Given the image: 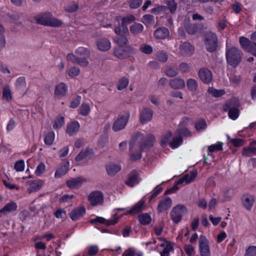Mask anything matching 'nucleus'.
<instances>
[{
    "label": "nucleus",
    "mask_w": 256,
    "mask_h": 256,
    "mask_svg": "<svg viewBox=\"0 0 256 256\" xmlns=\"http://www.w3.org/2000/svg\"><path fill=\"white\" fill-rule=\"evenodd\" d=\"M138 220L141 224L143 225H146L148 224L150 222L152 218L148 214L144 213L140 214L138 216Z\"/></svg>",
    "instance_id": "c9c22d12"
},
{
    "label": "nucleus",
    "mask_w": 256,
    "mask_h": 256,
    "mask_svg": "<svg viewBox=\"0 0 256 256\" xmlns=\"http://www.w3.org/2000/svg\"><path fill=\"white\" fill-rule=\"evenodd\" d=\"M15 85L16 88L20 90L26 91L28 88V86H26L24 77L18 78L16 80Z\"/></svg>",
    "instance_id": "2f4dec72"
},
{
    "label": "nucleus",
    "mask_w": 256,
    "mask_h": 256,
    "mask_svg": "<svg viewBox=\"0 0 256 256\" xmlns=\"http://www.w3.org/2000/svg\"><path fill=\"white\" fill-rule=\"evenodd\" d=\"M240 43L243 49L248 52L252 42L248 38L242 36L240 38Z\"/></svg>",
    "instance_id": "e433bc0d"
},
{
    "label": "nucleus",
    "mask_w": 256,
    "mask_h": 256,
    "mask_svg": "<svg viewBox=\"0 0 256 256\" xmlns=\"http://www.w3.org/2000/svg\"><path fill=\"white\" fill-rule=\"evenodd\" d=\"M199 247L201 256H210L208 240L205 236H201L199 239Z\"/></svg>",
    "instance_id": "1a4fd4ad"
},
{
    "label": "nucleus",
    "mask_w": 256,
    "mask_h": 256,
    "mask_svg": "<svg viewBox=\"0 0 256 256\" xmlns=\"http://www.w3.org/2000/svg\"><path fill=\"white\" fill-rule=\"evenodd\" d=\"M172 136V132L171 131H168L166 134H164L162 136L160 140V145L162 146H166V144L169 140V139Z\"/></svg>",
    "instance_id": "09e8293b"
},
{
    "label": "nucleus",
    "mask_w": 256,
    "mask_h": 256,
    "mask_svg": "<svg viewBox=\"0 0 256 256\" xmlns=\"http://www.w3.org/2000/svg\"><path fill=\"white\" fill-rule=\"evenodd\" d=\"M169 30L168 28L162 27L157 28L154 32V36L158 39H164L168 36Z\"/></svg>",
    "instance_id": "412c9836"
},
{
    "label": "nucleus",
    "mask_w": 256,
    "mask_h": 256,
    "mask_svg": "<svg viewBox=\"0 0 256 256\" xmlns=\"http://www.w3.org/2000/svg\"><path fill=\"white\" fill-rule=\"evenodd\" d=\"M79 128L80 125L77 122H71L67 126L66 132L70 136H72L78 130Z\"/></svg>",
    "instance_id": "c85d7f7f"
},
{
    "label": "nucleus",
    "mask_w": 256,
    "mask_h": 256,
    "mask_svg": "<svg viewBox=\"0 0 256 256\" xmlns=\"http://www.w3.org/2000/svg\"><path fill=\"white\" fill-rule=\"evenodd\" d=\"M243 206L248 210H250L254 201V198L252 196L244 194L242 196Z\"/></svg>",
    "instance_id": "5701e85b"
},
{
    "label": "nucleus",
    "mask_w": 256,
    "mask_h": 256,
    "mask_svg": "<svg viewBox=\"0 0 256 256\" xmlns=\"http://www.w3.org/2000/svg\"><path fill=\"white\" fill-rule=\"evenodd\" d=\"M186 212L187 209L184 206L178 204L170 212L171 218L175 223L178 224L181 220L182 215Z\"/></svg>",
    "instance_id": "0eeeda50"
},
{
    "label": "nucleus",
    "mask_w": 256,
    "mask_h": 256,
    "mask_svg": "<svg viewBox=\"0 0 256 256\" xmlns=\"http://www.w3.org/2000/svg\"><path fill=\"white\" fill-rule=\"evenodd\" d=\"M106 170L109 176H114L120 170V166L114 163L110 162L106 165Z\"/></svg>",
    "instance_id": "393cba45"
},
{
    "label": "nucleus",
    "mask_w": 256,
    "mask_h": 256,
    "mask_svg": "<svg viewBox=\"0 0 256 256\" xmlns=\"http://www.w3.org/2000/svg\"><path fill=\"white\" fill-rule=\"evenodd\" d=\"M8 16L11 19L12 21L16 24L20 23L19 20L20 19V14L16 12H13L11 14H8Z\"/></svg>",
    "instance_id": "864d4df0"
},
{
    "label": "nucleus",
    "mask_w": 256,
    "mask_h": 256,
    "mask_svg": "<svg viewBox=\"0 0 256 256\" xmlns=\"http://www.w3.org/2000/svg\"><path fill=\"white\" fill-rule=\"evenodd\" d=\"M172 204V200L169 197H166L164 200H160L158 206V211L162 212L170 208Z\"/></svg>",
    "instance_id": "aec40b11"
},
{
    "label": "nucleus",
    "mask_w": 256,
    "mask_h": 256,
    "mask_svg": "<svg viewBox=\"0 0 256 256\" xmlns=\"http://www.w3.org/2000/svg\"><path fill=\"white\" fill-rule=\"evenodd\" d=\"M170 87L174 89H182L185 87V82L182 78H174L170 80Z\"/></svg>",
    "instance_id": "a878e982"
},
{
    "label": "nucleus",
    "mask_w": 256,
    "mask_h": 256,
    "mask_svg": "<svg viewBox=\"0 0 256 256\" xmlns=\"http://www.w3.org/2000/svg\"><path fill=\"white\" fill-rule=\"evenodd\" d=\"M98 48L103 52L108 50L111 47V44L108 40L106 38L99 39L96 42Z\"/></svg>",
    "instance_id": "f3484780"
},
{
    "label": "nucleus",
    "mask_w": 256,
    "mask_h": 256,
    "mask_svg": "<svg viewBox=\"0 0 256 256\" xmlns=\"http://www.w3.org/2000/svg\"><path fill=\"white\" fill-rule=\"evenodd\" d=\"M114 220H106L102 217L97 216L96 218L91 220L90 222L92 224H94L96 222L106 224L107 226L110 225H114L116 224L118 220V217L116 214L114 215Z\"/></svg>",
    "instance_id": "f8f14e48"
},
{
    "label": "nucleus",
    "mask_w": 256,
    "mask_h": 256,
    "mask_svg": "<svg viewBox=\"0 0 256 256\" xmlns=\"http://www.w3.org/2000/svg\"><path fill=\"white\" fill-rule=\"evenodd\" d=\"M114 54L120 59H124L128 58L129 56L124 50L120 49H115L114 51Z\"/></svg>",
    "instance_id": "603ef678"
},
{
    "label": "nucleus",
    "mask_w": 256,
    "mask_h": 256,
    "mask_svg": "<svg viewBox=\"0 0 256 256\" xmlns=\"http://www.w3.org/2000/svg\"><path fill=\"white\" fill-rule=\"evenodd\" d=\"M234 100H232L230 101L227 102L224 107V111H227L229 110L228 116L232 120H236L238 117L239 112V110L237 108L232 107V103L233 101Z\"/></svg>",
    "instance_id": "9b49d317"
},
{
    "label": "nucleus",
    "mask_w": 256,
    "mask_h": 256,
    "mask_svg": "<svg viewBox=\"0 0 256 256\" xmlns=\"http://www.w3.org/2000/svg\"><path fill=\"white\" fill-rule=\"evenodd\" d=\"M168 9L172 13H174L177 8V4L174 0H166Z\"/></svg>",
    "instance_id": "3c124183"
},
{
    "label": "nucleus",
    "mask_w": 256,
    "mask_h": 256,
    "mask_svg": "<svg viewBox=\"0 0 256 256\" xmlns=\"http://www.w3.org/2000/svg\"><path fill=\"white\" fill-rule=\"evenodd\" d=\"M88 200L92 206H96L102 202L103 194L100 191H95L90 194L88 198Z\"/></svg>",
    "instance_id": "9d476101"
},
{
    "label": "nucleus",
    "mask_w": 256,
    "mask_h": 256,
    "mask_svg": "<svg viewBox=\"0 0 256 256\" xmlns=\"http://www.w3.org/2000/svg\"><path fill=\"white\" fill-rule=\"evenodd\" d=\"M54 138V134L53 132H48L45 136L44 142L46 144H52Z\"/></svg>",
    "instance_id": "de8ad7c7"
},
{
    "label": "nucleus",
    "mask_w": 256,
    "mask_h": 256,
    "mask_svg": "<svg viewBox=\"0 0 256 256\" xmlns=\"http://www.w3.org/2000/svg\"><path fill=\"white\" fill-rule=\"evenodd\" d=\"M204 44L206 50L212 52L217 50L218 40L216 34L212 32H206L204 35Z\"/></svg>",
    "instance_id": "20e7f679"
},
{
    "label": "nucleus",
    "mask_w": 256,
    "mask_h": 256,
    "mask_svg": "<svg viewBox=\"0 0 256 256\" xmlns=\"http://www.w3.org/2000/svg\"><path fill=\"white\" fill-rule=\"evenodd\" d=\"M207 124L204 119H201L196 122L194 126L197 131H200L206 129Z\"/></svg>",
    "instance_id": "37998d69"
},
{
    "label": "nucleus",
    "mask_w": 256,
    "mask_h": 256,
    "mask_svg": "<svg viewBox=\"0 0 256 256\" xmlns=\"http://www.w3.org/2000/svg\"><path fill=\"white\" fill-rule=\"evenodd\" d=\"M86 182V180L82 177L72 178L66 181L67 186L70 188H77Z\"/></svg>",
    "instance_id": "ddd939ff"
},
{
    "label": "nucleus",
    "mask_w": 256,
    "mask_h": 256,
    "mask_svg": "<svg viewBox=\"0 0 256 256\" xmlns=\"http://www.w3.org/2000/svg\"><path fill=\"white\" fill-rule=\"evenodd\" d=\"M226 58L230 64H238L241 60L240 50L234 47L227 49Z\"/></svg>",
    "instance_id": "423d86ee"
},
{
    "label": "nucleus",
    "mask_w": 256,
    "mask_h": 256,
    "mask_svg": "<svg viewBox=\"0 0 256 256\" xmlns=\"http://www.w3.org/2000/svg\"><path fill=\"white\" fill-rule=\"evenodd\" d=\"M165 74L170 77H174L178 74V70L176 68L168 66L164 70Z\"/></svg>",
    "instance_id": "58836bf2"
},
{
    "label": "nucleus",
    "mask_w": 256,
    "mask_h": 256,
    "mask_svg": "<svg viewBox=\"0 0 256 256\" xmlns=\"http://www.w3.org/2000/svg\"><path fill=\"white\" fill-rule=\"evenodd\" d=\"M176 134L184 136H190L191 134L186 128H182L178 129L176 132Z\"/></svg>",
    "instance_id": "6e6d98bb"
},
{
    "label": "nucleus",
    "mask_w": 256,
    "mask_h": 256,
    "mask_svg": "<svg viewBox=\"0 0 256 256\" xmlns=\"http://www.w3.org/2000/svg\"><path fill=\"white\" fill-rule=\"evenodd\" d=\"M80 72V68L76 66H72L68 71V76L71 77H74L78 76Z\"/></svg>",
    "instance_id": "5fc2aeb1"
},
{
    "label": "nucleus",
    "mask_w": 256,
    "mask_h": 256,
    "mask_svg": "<svg viewBox=\"0 0 256 256\" xmlns=\"http://www.w3.org/2000/svg\"><path fill=\"white\" fill-rule=\"evenodd\" d=\"M182 142V138L181 136L178 135L174 138L172 141L170 143V145L172 148L178 147Z\"/></svg>",
    "instance_id": "ea45409f"
},
{
    "label": "nucleus",
    "mask_w": 256,
    "mask_h": 256,
    "mask_svg": "<svg viewBox=\"0 0 256 256\" xmlns=\"http://www.w3.org/2000/svg\"><path fill=\"white\" fill-rule=\"evenodd\" d=\"M154 140L152 134L144 136L139 132L134 134L130 142V154L131 160L140 159L142 151L152 146Z\"/></svg>",
    "instance_id": "f257e3e1"
},
{
    "label": "nucleus",
    "mask_w": 256,
    "mask_h": 256,
    "mask_svg": "<svg viewBox=\"0 0 256 256\" xmlns=\"http://www.w3.org/2000/svg\"><path fill=\"white\" fill-rule=\"evenodd\" d=\"M145 206V203L144 200H140L138 203L136 204L130 210L127 212V214L130 215L136 214L142 212Z\"/></svg>",
    "instance_id": "b1692460"
},
{
    "label": "nucleus",
    "mask_w": 256,
    "mask_h": 256,
    "mask_svg": "<svg viewBox=\"0 0 256 256\" xmlns=\"http://www.w3.org/2000/svg\"><path fill=\"white\" fill-rule=\"evenodd\" d=\"M67 86L66 84L62 82L56 86L54 90V94L57 97L64 96H65Z\"/></svg>",
    "instance_id": "cd10ccee"
},
{
    "label": "nucleus",
    "mask_w": 256,
    "mask_h": 256,
    "mask_svg": "<svg viewBox=\"0 0 256 256\" xmlns=\"http://www.w3.org/2000/svg\"><path fill=\"white\" fill-rule=\"evenodd\" d=\"M121 20V26H118L114 28L115 33L120 34V32H122V34H129L127 26L135 21V16L132 14H128L126 16L122 17Z\"/></svg>",
    "instance_id": "39448f33"
},
{
    "label": "nucleus",
    "mask_w": 256,
    "mask_h": 256,
    "mask_svg": "<svg viewBox=\"0 0 256 256\" xmlns=\"http://www.w3.org/2000/svg\"><path fill=\"white\" fill-rule=\"evenodd\" d=\"M140 50L142 53L150 54L153 52L152 48L146 44H142L140 46Z\"/></svg>",
    "instance_id": "a19ab883"
},
{
    "label": "nucleus",
    "mask_w": 256,
    "mask_h": 256,
    "mask_svg": "<svg viewBox=\"0 0 256 256\" xmlns=\"http://www.w3.org/2000/svg\"><path fill=\"white\" fill-rule=\"evenodd\" d=\"M24 162L22 160L17 161L14 164V168L17 172L24 170Z\"/></svg>",
    "instance_id": "0e129e2a"
},
{
    "label": "nucleus",
    "mask_w": 256,
    "mask_h": 256,
    "mask_svg": "<svg viewBox=\"0 0 256 256\" xmlns=\"http://www.w3.org/2000/svg\"><path fill=\"white\" fill-rule=\"evenodd\" d=\"M256 154V140H253L248 147L243 148L242 154L244 156H252Z\"/></svg>",
    "instance_id": "a211bd4d"
},
{
    "label": "nucleus",
    "mask_w": 256,
    "mask_h": 256,
    "mask_svg": "<svg viewBox=\"0 0 256 256\" xmlns=\"http://www.w3.org/2000/svg\"><path fill=\"white\" fill-rule=\"evenodd\" d=\"M89 154L88 150L86 148L84 150H82L76 157L75 160L76 162H80L86 157Z\"/></svg>",
    "instance_id": "8fccbe9b"
},
{
    "label": "nucleus",
    "mask_w": 256,
    "mask_h": 256,
    "mask_svg": "<svg viewBox=\"0 0 256 256\" xmlns=\"http://www.w3.org/2000/svg\"><path fill=\"white\" fill-rule=\"evenodd\" d=\"M116 34L118 36L114 38V41L118 46L123 47L128 44V40L127 36H129V34H122V32Z\"/></svg>",
    "instance_id": "dca6fc26"
},
{
    "label": "nucleus",
    "mask_w": 256,
    "mask_h": 256,
    "mask_svg": "<svg viewBox=\"0 0 256 256\" xmlns=\"http://www.w3.org/2000/svg\"><path fill=\"white\" fill-rule=\"evenodd\" d=\"M142 21L146 25H150L154 23V19L153 16L146 14L142 17Z\"/></svg>",
    "instance_id": "c03bdc74"
},
{
    "label": "nucleus",
    "mask_w": 256,
    "mask_h": 256,
    "mask_svg": "<svg viewBox=\"0 0 256 256\" xmlns=\"http://www.w3.org/2000/svg\"><path fill=\"white\" fill-rule=\"evenodd\" d=\"M199 76L204 83H209L212 80V74L208 68H202L199 70Z\"/></svg>",
    "instance_id": "2eb2a0df"
},
{
    "label": "nucleus",
    "mask_w": 256,
    "mask_h": 256,
    "mask_svg": "<svg viewBox=\"0 0 256 256\" xmlns=\"http://www.w3.org/2000/svg\"><path fill=\"white\" fill-rule=\"evenodd\" d=\"M3 98L9 101L12 99L11 92L8 87H4L3 88Z\"/></svg>",
    "instance_id": "052dcab7"
},
{
    "label": "nucleus",
    "mask_w": 256,
    "mask_h": 256,
    "mask_svg": "<svg viewBox=\"0 0 256 256\" xmlns=\"http://www.w3.org/2000/svg\"><path fill=\"white\" fill-rule=\"evenodd\" d=\"M230 142L234 146H242L244 144V140L241 138H233L230 140Z\"/></svg>",
    "instance_id": "69168bd1"
},
{
    "label": "nucleus",
    "mask_w": 256,
    "mask_h": 256,
    "mask_svg": "<svg viewBox=\"0 0 256 256\" xmlns=\"http://www.w3.org/2000/svg\"><path fill=\"white\" fill-rule=\"evenodd\" d=\"M142 0H130V6L132 8H136L142 4Z\"/></svg>",
    "instance_id": "774afa93"
},
{
    "label": "nucleus",
    "mask_w": 256,
    "mask_h": 256,
    "mask_svg": "<svg viewBox=\"0 0 256 256\" xmlns=\"http://www.w3.org/2000/svg\"><path fill=\"white\" fill-rule=\"evenodd\" d=\"M30 187L28 188V192L30 194L38 190L42 186V182L40 180L30 181Z\"/></svg>",
    "instance_id": "f704fd0d"
},
{
    "label": "nucleus",
    "mask_w": 256,
    "mask_h": 256,
    "mask_svg": "<svg viewBox=\"0 0 256 256\" xmlns=\"http://www.w3.org/2000/svg\"><path fill=\"white\" fill-rule=\"evenodd\" d=\"M64 117L60 116V118H57L54 121V124L53 127L54 128H60L64 124Z\"/></svg>",
    "instance_id": "bf43d9fd"
},
{
    "label": "nucleus",
    "mask_w": 256,
    "mask_h": 256,
    "mask_svg": "<svg viewBox=\"0 0 256 256\" xmlns=\"http://www.w3.org/2000/svg\"><path fill=\"white\" fill-rule=\"evenodd\" d=\"M153 114V112L150 108H144L140 114V120L144 124L151 120Z\"/></svg>",
    "instance_id": "4468645a"
},
{
    "label": "nucleus",
    "mask_w": 256,
    "mask_h": 256,
    "mask_svg": "<svg viewBox=\"0 0 256 256\" xmlns=\"http://www.w3.org/2000/svg\"><path fill=\"white\" fill-rule=\"evenodd\" d=\"M78 8V6L77 4L72 3L68 5L66 8L65 10L66 12H76Z\"/></svg>",
    "instance_id": "13d9d810"
},
{
    "label": "nucleus",
    "mask_w": 256,
    "mask_h": 256,
    "mask_svg": "<svg viewBox=\"0 0 256 256\" xmlns=\"http://www.w3.org/2000/svg\"><path fill=\"white\" fill-rule=\"evenodd\" d=\"M68 162H64L56 170L55 173V177L60 178L61 176L65 174L68 168Z\"/></svg>",
    "instance_id": "7c9ffc66"
},
{
    "label": "nucleus",
    "mask_w": 256,
    "mask_h": 256,
    "mask_svg": "<svg viewBox=\"0 0 256 256\" xmlns=\"http://www.w3.org/2000/svg\"><path fill=\"white\" fill-rule=\"evenodd\" d=\"M156 58L161 62H165L168 60V56L166 53L160 52L157 54Z\"/></svg>",
    "instance_id": "e2e57ef3"
},
{
    "label": "nucleus",
    "mask_w": 256,
    "mask_h": 256,
    "mask_svg": "<svg viewBox=\"0 0 256 256\" xmlns=\"http://www.w3.org/2000/svg\"><path fill=\"white\" fill-rule=\"evenodd\" d=\"M80 113L84 116H86L88 115L90 112V106L88 104L83 103L80 109Z\"/></svg>",
    "instance_id": "a18cd8bd"
},
{
    "label": "nucleus",
    "mask_w": 256,
    "mask_h": 256,
    "mask_svg": "<svg viewBox=\"0 0 256 256\" xmlns=\"http://www.w3.org/2000/svg\"><path fill=\"white\" fill-rule=\"evenodd\" d=\"M180 52L182 55L192 54L194 50L193 46L188 42H184L180 46Z\"/></svg>",
    "instance_id": "6ab92c4d"
},
{
    "label": "nucleus",
    "mask_w": 256,
    "mask_h": 256,
    "mask_svg": "<svg viewBox=\"0 0 256 256\" xmlns=\"http://www.w3.org/2000/svg\"><path fill=\"white\" fill-rule=\"evenodd\" d=\"M129 117L130 113L128 112L123 115L119 116L113 124V130L118 132L124 129L128 122Z\"/></svg>",
    "instance_id": "6e6552de"
},
{
    "label": "nucleus",
    "mask_w": 256,
    "mask_h": 256,
    "mask_svg": "<svg viewBox=\"0 0 256 256\" xmlns=\"http://www.w3.org/2000/svg\"><path fill=\"white\" fill-rule=\"evenodd\" d=\"M86 210L84 207L81 206L74 209L70 214V217L72 220H76L85 214Z\"/></svg>",
    "instance_id": "4be33fe9"
},
{
    "label": "nucleus",
    "mask_w": 256,
    "mask_h": 256,
    "mask_svg": "<svg viewBox=\"0 0 256 256\" xmlns=\"http://www.w3.org/2000/svg\"><path fill=\"white\" fill-rule=\"evenodd\" d=\"M245 256H256V246H250L246 250Z\"/></svg>",
    "instance_id": "338daca9"
},
{
    "label": "nucleus",
    "mask_w": 256,
    "mask_h": 256,
    "mask_svg": "<svg viewBox=\"0 0 256 256\" xmlns=\"http://www.w3.org/2000/svg\"><path fill=\"white\" fill-rule=\"evenodd\" d=\"M184 28L189 34H194L198 32V28L195 24H186L184 26Z\"/></svg>",
    "instance_id": "4c0bfd02"
},
{
    "label": "nucleus",
    "mask_w": 256,
    "mask_h": 256,
    "mask_svg": "<svg viewBox=\"0 0 256 256\" xmlns=\"http://www.w3.org/2000/svg\"><path fill=\"white\" fill-rule=\"evenodd\" d=\"M138 176L137 172L133 170L130 173L128 180L126 182V184L128 186H133L135 184H138Z\"/></svg>",
    "instance_id": "bb28decb"
},
{
    "label": "nucleus",
    "mask_w": 256,
    "mask_h": 256,
    "mask_svg": "<svg viewBox=\"0 0 256 256\" xmlns=\"http://www.w3.org/2000/svg\"><path fill=\"white\" fill-rule=\"evenodd\" d=\"M222 142H218L216 144H212L209 146L208 150L210 152H214L216 150H222Z\"/></svg>",
    "instance_id": "680f3d73"
},
{
    "label": "nucleus",
    "mask_w": 256,
    "mask_h": 256,
    "mask_svg": "<svg viewBox=\"0 0 256 256\" xmlns=\"http://www.w3.org/2000/svg\"><path fill=\"white\" fill-rule=\"evenodd\" d=\"M128 84V80L126 78H122L118 81V89L119 90H121L124 88H126Z\"/></svg>",
    "instance_id": "49530a36"
},
{
    "label": "nucleus",
    "mask_w": 256,
    "mask_h": 256,
    "mask_svg": "<svg viewBox=\"0 0 256 256\" xmlns=\"http://www.w3.org/2000/svg\"><path fill=\"white\" fill-rule=\"evenodd\" d=\"M208 92L214 97H220L225 93L223 90H217L213 88H209Z\"/></svg>",
    "instance_id": "79ce46f5"
},
{
    "label": "nucleus",
    "mask_w": 256,
    "mask_h": 256,
    "mask_svg": "<svg viewBox=\"0 0 256 256\" xmlns=\"http://www.w3.org/2000/svg\"><path fill=\"white\" fill-rule=\"evenodd\" d=\"M37 24L44 26L57 27L62 25V22L52 16L50 12L40 14L34 18Z\"/></svg>",
    "instance_id": "f03ea898"
},
{
    "label": "nucleus",
    "mask_w": 256,
    "mask_h": 256,
    "mask_svg": "<svg viewBox=\"0 0 256 256\" xmlns=\"http://www.w3.org/2000/svg\"><path fill=\"white\" fill-rule=\"evenodd\" d=\"M77 56L72 54H69L67 56V60L72 63L78 64H88V58L90 56V51L83 47L78 48L76 51Z\"/></svg>",
    "instance_id": "7ed1b4c3"
},
{
    "label": "nucleus",
    "mask_w": 256,
    "mask_h": 256,
    "mask_svg": "<svg viewBox=\"0 0 256 256\" xmlns=\"http://www.w3.org/2000/svg\"><path fill=\"white\" fill-rule=\"evenodd\" d=\"M17 208L16 204L14 202H11L7 204L4 208L0 210V213L4 214H6L8 212H10L16 210Z\"/></svg>",
    "instance_id": "473e14b6"
},
{
    "label": "nucleus",
    "mask_w": 256,
    "mask_h": 256,
    "mask_svg": "<svg viewBox=\"0 0 256 256\" xmlns=\"http://www.w3.org/2000/svg\"><path fill=\"white\" fill-rule=\"evenodd\" d=\"M188 89L192 92H195L198 88V82L193 78H189L186 81Z\"/></svg>",
    "instance_id": "72a5a7b5"
},
{
    "label": "nucleus",
    "mask_w": 256,
    "mask_h": 256,
    "mask_svg": "<svg viewBox=\"0 0 256 256\" xmlns=\"http://www.w3.org/2000/svg\"><path fill=\"white\" fill-rule=\"evenodd\" d=\"M197 176V172L195 171H193L190 172V175L188 174H186L184 175L183 176H186V180L185 182L186 184L190 183L192 182L196 178Z\"/></svg>",
    "instance_id": "4d7b16f0"
},
{
    "label": "nucleus",
    "mask_w": 256,
    "mask_h": 256,
    "mask_svg": "<svg viewBox=\"0 0 256 256\" xmlns=\"http://www.w3.org/2000/svg\"><path fill=\"white\" fill-rule=\"evenodd\" d=\"M144 26L140 23L135 22L130 26V32L134 35H138L142 32Z\"/></svg>",
    "instance_id": "c756f323"
}]
</instances>
